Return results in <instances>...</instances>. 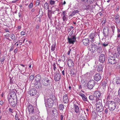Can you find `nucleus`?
<instances>
[{"label":"nucleus","instance_id":"nucleus-43","mask_svg":"<svg viewBox=\"0 0 120 120\" xmlns=\"http://www.w3.org/2000/svg\"><path fill=\"white\" fill-rule=\"evenodd\" d=\"M78 94L80 96H81L82 98L84 97V96L85 95L83 94L82 93H78Z\"/></svg>","mask_w":120,"mask_h":120},{"label":"nucleus","instance_id":"nucleus-21","mask_svg":"<svg viewBox=\"0 0 120 120\" xmlns=\"http://www.w3.org/2000/svg\"><path fill=\"white\" fill-rule=\"evenodd\" d=\"M103 67L102 64H99L97 68V71L98 72H103Z\"/></svg>","mask_w":120,"mask_h":120},{"label":"nucleus","instance_id":"nucleus-36","mask_svg":"<svg viewBox=\"0 0 120 120\" xmlns=\"http://www.w3.org/2000/svg\"><path fill=\"white\" fill-rule=\"evenodd\" d=\"M94 95H90L89 96V99L91 101H93L95 100V97H94Z\"/></svg>","mask_w":120,"mask_h":120},{"label":"nucleus","instance_id":"nucleus-4","mask_svg":"<svg viewBox=\"0 0 120 120\" xmlns=\"http://www.w3.org/2000/svg\"><path fill=\"white\" fill-rule=\"evenodd\" d=\"M41 79V76L40 75H36L35 78V82L34 83V85L35 87L38 88H39V85L38 83H40Z\"/></svg>","mask_w":120,"mask_h":120},{"label":"nucleus","instance_id":"nucleus-38","mask_svg":"<svg viewBox=\"0 0 120 120\" xmlns=\"http://www.w3.org/2000/svg\"><path fill=\"white\" fill-rule=\"evenodd\" d=\"M30 81L32 82L34 79V75H31L29 77Z\"/></svg>","mask_w":120,"mask_h":120},{"label":"nucleus","instance_id":"nucleus-25","mask_svg":"<svg viewBox=\"0 0 120 120\" xmlns=\"http://www.w3.org/2000/svg\"><path fill=\"white\" fill-rule=\"evenodd\" d=\"M10 94V97L11 98L17 99V97L14 91H11Z\"/></svg>","mask_w":120,"mask_h":120},{"label":"nucleus","instance_id":"nucleus-39","mask_svg":"<svg viewBox=\"0 0 120 120\" xmlns=\"http://www.w3.org/2000/svg\"><path fill=\"white\" fill-rule=\"evenodd\" d=\"M114 67L116 68L119 69L120 68V65L119 64H118L116 62V64H115Z\"/></svg>","mask_w":120,"mask_h":120},{"label":"nucleus","instance_id":"nucleus-32","mask_svg":"<svg viewBox=\"0 0 120 120\" xmlns=\"http://www.w3.org/2000/svg\"><path fill=\"white\" fill-rule=\"evenodd\" d=\"M59 108L60 110L63 111L64 109V105L62 104H60L59 106Z\"/></svg>","mask_w":120,"mask_h":120},{"label":"nucleus","instance_id":"nucleus-50","mask_svg":"<svg viewBox=\"0 0 120 120\" xmlns=\"http://www.w3.org/2000/svg\"><path fill=\"white\" fill-rule=\"evenodd\" d=\"M90 6L89 5H85L84 6L85 9H88L90 8Z\"/></svg>","mask_w":120,"mask_h":120},{"label":"nucleus","instance_id":"nucleus-8","mask_svg":"<svg viewBox=\"0 0 120 120\" xmlns=\"http://www.w3.org/2000/svg\"><path fill=\"white\" fill-rule=\"evenodd\" d=\"M68 41L69 43L70 44H74V42L76 40V38L75 36H71L70 37H68Z\"/></svg>","mask_w":120,"mask_h":120},{"label":"nucleus","instance_id":"nucleus-18","mask_svg":"<svg viewBox=\"0 0 120 120\" xmlns=\"http://www.w3.org/2000/svg\"><path fill=\"white\" fill-rule=\"evenodd\" d=\"M82 41L84 45L86 46H88L90 43L89 40L88 39H84Z\"/></svg>","mask_w":120,"mask_h":120},{"label":"nucleus","instance_id":"nucleus-30","mask_svg":"<svg viewBox=\"0 0 120 120\" xmlns=\"http://www.w3.org/2000/svg\"><path fill=\"white\" fill-rule=\"evenodd\" d=\"M120 16L117 15H116V16L115 17V20L117 22V23H118V24H120V20L119 19V18Z\"/></svg>","mask_w":120,"mask_h":120},{"label":"nucleus","instance_id":"nucleus-16","mask_svg":"<svg viewBox=\"0 0 120 120\" xmlns=\"http://www.w3.org/2000/svg\"><path fill=\"white\" fill-rule=\"evenodd\" d=\"M94 80L97 81H98L101 79V76L100 74L97 73L96 74L94 77Z\"/></svg>","mask_w":120,"mask_h":120},{"label":"nucleus","instance_id":"nucleus-33","mask_svg":"<svg viewBox=\"0 0 120 120\" xmlns=\"http://www.w3.org/2000/svg\"><path fill=\"white\" fill-rule=\"evenodd\" d=\"M56 46V44L55 42L54 44H53L51 47V51L52 52L55 50V46Z\"/></svg>","mask_w":120,"mask_h":120},{"label":"nucleus","instance_id":"nucleus-44","mask_svg":"<svg viewBox=\"0 0 120 120\" xmlns=\"http://www.w3.org/2000/svg\"><path fill=\"white\" fill-rule=\"evenodd\" d=\"M78 94L80 96H81L82 98L84 97V96L85 95L83 94L82 93H78Z\"/></svg>","mask_w":120,"mask_h":120},{"label":"nucleus","instance_id":"nucleus-13","mask_svg":"<svg viewBox=\"0 0 120 120\" xmlns=\"http://www.w3.org/2000/svg\"><path fill=\"white\" fill-rule=\"evenodd\" d=\"M105 56L104 54H102L100 55L99 61L101 63H103L105 61Z\"/></svg>","mask_w":120,"mask_h":120},{"label":"nucleus","instance_id":"nucleus-28","mask_svg":"<svg viewBox=\"0 0 120 120\" xmlns=\"http://www.w3.org/2000/svg\"><path fill=\"white\" fill-rule=\"evenodd\" d=\"M91 47L93 51H95L97 49V46L95 44H91Z\"/></svg>","mask_w":120,"mask_h":120},{"label":"nucleus","instance_id":"nucleus-34","mask_svg":"<svg viewBox=\"0 0 120 120\" xmlns=\"http://www.w3.org/2000/svg\"><path fill=\"white\" fill-rule=\"evenodd\" d=\"M109 43L108 42H105L104 43H101V45L102 46V47H105L108 45Z\"/></svg>","mask_w":120,"mask_h":120},{"label":"nucleus","instance_id":"nucleus-40","mask_svg":"<svg viewBox=\"0 0 120 120\" xmlns=\"http://www.w3.org/2000/svg\"><path fill=\"white\" fill-rule=\"evenodd\" d=\"M49 3L51 5H53L55 4V1L52 0H50Z\"/></svg>","mask_w":120,"mask_h":120},{"label":"nucleus","instance_id":"nucleus-10","mask_svg":"<svg viewBox=\"0 0 120 120\" xmlns=\"http://www.w3.org/2000/svg\"><path fill=\"white\" fill-rule=\"evenodd\" d=\"M68 66L69 68H73L74 64L73 61L71 59H69L67 62Z\"/></svg>","mask_w":120,"mask_h":120},{"label":"nucleus","instance_id":"nucleus-22","mask_svg":"<svg viewBox=\"0 0 120 120\" xmlns=\"http://www.w3.org/2000/svg\"><path fill=\"white\" fill-rule=\"evenodd\" d=\"M63 101L64 103H66L68 102V97L67 94H66L64 96L63 99Z\"/></svg>","mask_w":120,"mask_h":120},{"label":"nucleus","instance_id":"nucleus-12","mask_svg":"<svg viewBox=\"0 0 120 120\" xmlns=\"http://www.w3.org/2000/svg\"><path fill=\"white\" fill-rule=\"evenodd\" d=\"M73 108L75 112L76 113L79 112V104L77 102L76 103H74Z\"/></svg>","mask_w":120,"mask_h":120},{"label":"nucleus","instance_id":"nucleus-60","mask_svg":"<svg viewBox=\"0 0 120 120\" xmlns=\"http://www.w3.org/2000/svg\"><path fill=\"white\" fill-rule=\"evenodd\" d=\"M61 58L62 61L63 62H64L65 59L64 56L63 55L61 57Z\"/></svg>","mask_w":120,"mask_h":120},{"label":"nucleus","instance_id":"nucleus-15","mask_svg":"<svg viewBox=\"0 0 120 120\" xmlns=\"http://www.w3.org/2000/svg\"><path fill=\"white\" fill-rule=\"evenodd\" d=\"M67 13L65 11H63L61 15V17L64 21H66L68 19V18L66 15Z\"/></svg>","mask_w":120,"mask_h":120},{"label":"nucleus","instance_id":"nucleus-2","mask_svg":"<svg viewBox=\"0 0 120 120\" xmlns=\"http://www.w3.org/2000/svg\"><path fill=\"white\" fill-rule=\"evenodd\" d=\"M108 108L109 110L111 111L114 110L116 107V103L112 101H108L107 102Z\"/></svg>","mask_w":120,"mask_h":120},{"label":"nucleus","instance_id":"nucleus-24","mask_svg":"<svg viewBox=\"0 0 120 120\" xmlns=\"http://www.w3.org/2000/svg\"><path fill=\"white\" fill-rule=\"evenodd\" d=\"M96 108L97 111L99 112H102L103 110V105L99 106L97 105Z\"/></svg>","mask_w":120,"mask_h":120},{"label":"nucleus","instance_id":"nucleus-20","mask_svg":"<svg viewBox=\"0 0 120 120\" xmlns=\"http://www.w3.org/2000/svg\"><path fill=\"white\" fill-rule=\"evenodd\" d=\"M96 34L95 33H91L89 36L90 38L91 39V41L92 42H94L95 39V37L97 36Z\"/></svg>","mask_w":120,"mask_h":120},{"label":"nucleus","instance_id":"nucleus-19","mask_svg":"<svg viewBox=\"0 0 120 120\" xmlns=\"http://www.w3.org/2000/svg\"><path fill=\"white\" fill-rule=\"evenodd\" d=\"M28 108L29 113H33L34 112V109L33 106L30 104H29L28 106Z\"/></svg>","mask_w":120,"mask_h":120},{"label":"nucleus","instance_id":"nucleus-48","mask_svg":"<svg viewBox=\"0 0 120 120\" xmlns=\"http://www.w3.org/2000/svg\"><path fill=\"white\" fill-rule=\"evenodd\" d=\"M83 100L84 101H87V97L85 95L82 98Z\"/></svg>","mask_w":120,"mask_h":120},{"label":"nucleus","instance_id":"nucleus-55","mask_svg":"<svg viewBox=\"0 0 120 120\" xmlns=\"http://www.w3.org/2000/svg\"><path fill=\"white\" fill-rule=\"evenodd\" d=\"M33 3H31L29 5V8H32L33 6Z\"/></svg>","mask_w":120,"mask_h":120},{"label":"nucleus","instance_id":"nucleus-14","mask_svg":"<svg viewBox=\"0 0 120 120\" xmlns=\"http://www.w3.org/2000/svg\"><path fill=\"white\" fill-rule=\"evenodd\" d=\"M104 36L105 37H107L108 36L109 30L107 28L104 27L103 29Z\"/></svg>","mask_w":120,"mask_h":120},{"label":"nucleus","instance_id":"nucleus-61","mask_svg":"<svg viewBox=\"0 0 120 120\" xmlns=\"http://www.w3.org/2000/svg\"><path fill=\"white\" fill-rule=\"evenodd\" d=\"M39 24H38L36 25V28L37 30H38L39 29Z\"/></svg>","mask_w":120,"mask_h":120},{"label":"nucleus","instance_id":"nucleus-9","mask_svg":"<svg viewBox=\"0 0 120 120\" xmlns=\"http://www.w3.org/2000/svg\"><path fill=\"white\" fill-rule=\"evenodd\" d=\"M93 95L95 97V99H101V93L98 91H96L94 93Z\"/></svg>","mask_w":120,"mask_h":120},{"label":"nucleus","instance_id":"nucleus-26","mask_svg":"<svg viewBox=\"0 0 120 120\" xmlns=\"http://www.w3.org/2000/svg\"><path fill=\"white\" fill-rule=\"evenodd\" d=\"M98 99H96V101L97 102L96 103V107L97 106V105H98V106L102 105V101L100 99H98V100H97Z\"/></svg>","mask_w":120,"mask_h":120},{"label":"nucleus","instance_id":"nucleus-42","mask_svg":"<svg viewBox=\"0 0 120 120\" xmlns=\"http://www.w3.org/2000/svg\"><path fill=\"white\" fill-rule=\"evenodd\" d=\"M102 86L103 87H105L107 86L106 82L104 81L102 82Z\"/></svg>","mask_w":120,"mask_h":120},{"label":"nucleus","instance_id":"nucleus-49","mask_svg":"<svg viewBox=\"0 0 120 120\" xmlns=\"http://www.w3.org/2000/svg\"><path fill=\"white\" fill-rule=\"evenodd\" d=\"M115 101L117 102H120V99L118 97L116 98L115 99Z\"/></svg>","mask_w":120,"mask_h":120},{"label":"nucleus","instance_id":"nucleus-29","mask_svg":"<svg viewBox=\"0 0 120 120\" xmlns=\"http://www.w3.org/2000/svg\"><path fill=\"white\" fill-rule=\"evenodd\" d=\"M52 112V114L53 115H54L56 116L57 115V111L56 109L55 108L53 109Z\"/></svg>","mask_w":120,"mask_h":120},{"label":"nucleus","instance_id":"nucleus-11","mask_svg":"<svg viewBox=\"0 0 120 120\" xmlns=\"http://www.w3.org/2000/svg\"><path fill=\"white\" fill-rule=\"evenodd\" d=\"M54 79L56 81H58L60 79L61 76L59 73H56L54 74Z\"/></svg>","mask_w":120,"mask_h":120},{"label":"nucleus","instance_id":"nucleus-35","mask_svg":"<svg viewBox=\"0 0 120 120\" xmlns=\"http://www.w3.org/2000/svg\"><path fill=\"white\" fill-rule=\"evenodd\" d=\"M45 9H47L49 8V7L48 4L47 2L45 3L44 4Z\"/></svg>","mask_w":120,"mask_h":120},{"label":"nucleus","instance_id":"nucleus-17","mask_svg":"<svg viewBox=\"0 0 120 120\" xmlns=\"http://www.w3.org/2000/svg\"><path fill=\"white\" fill-rule=\"evenodd\" d=\"M17 99L15 98H13L12 101H11L9 102L10 103L12 107H15L17 103Z\"/></svg>","mask_w":120,"mask_h":120},{"label":"nucleus","instance_id":"nucleus-7","mask_svg":"<svg viewBox=\"0 0 120 120\" xmlns=\"http://www.w3.org/2000/svg\"><path fill=\"white\" fill-rule=\"evenodd\" d=\"M37 93V90L34 88L30 89L29 92V94L32 96H35L36 97Z\"/></svg>","mask_w":120,"mask_h":120},{"label":"nucleus","instance_id":"nucleus-56","mask_svg":"<svg viewBox=\"0 0 120 120\" xmlns=\"http://www.w3.org/2000/svg\"><path fill=\"white\" fill-rule=\"evenodd\" d=\"M109 108H106L104 111L105 112L106 114H107L108 112V111H109Z\"/></svg>","mask_w":120,"mask_h":120},{"label":"nucleus","instance_id":"nucleus-63","mask_svg":"<svg viewBox=\"0 0 120 120\" xmlns=\"http://www.w3.org/2000/svg\"><path fill=\"white\" fill-rule=\"evenodd\" d=\"M8 99L9 102H10L11 101H12L13 98H11L10 97H9Z\"/></svg>","mask_w":120,"mask_h":120},{"label":"nucleus","instance_id":"nucleus-37","mask_svg":"<svg viewBox=\"0 0 120 120\" xmlns=\"http://www.w3.org/2000/svg\"><path fill=\"white\" fill-rule=\"evenodd\" d=\"M61 114L60 115V120H63L64 117L65 118V113H60Z\"/></svg>","mask_w":120,"mask_h":120},{"label":"nucleus","instance_id":"nucleus-5","mask_svg":"<svg viewBox=\"0 0 120 120\" xmlns=\"http://www.w3.org/2000/svg\"><path fill=\"white\" fill-rule=\"evenodd\" d=\"M42 84L44 86H49L51 83V81L47 78H44L42 81Z\"/></svg>","mask_w":120,"mask_h":120},{"label":"nucleus","instance_id":"nucleus-53","mask_svg":"<svg viewBox=\"0 0 120 120\" xmlns=\"http://www.w3.org/2000/svg\"><path fill=\"white\" fill-rule=\"evenodd\" d=\"M111 27L112 30V31L113 32V33H114V30L115 28V27L114 26H111Z\"/></svg>","mask_w":120,"mask_h":120},{"label":"nucleus","instance_id":"nucleus-59","mask_svg":"<svg viewBox=\"0 0 120 120\" xmlns=\"http://www.w3.org/2000/svg\"><path fill=\"white\" fill-rule=\"evenodd\" d=\"M14 47V46H12L10 49L9 51H11L13 50Z\"/></svg>","mask_w":120,"mask_h":120},{"label":"nucleus","instance_id":"nucleus-3","mask_svg":"<svg viewBox=\"0 0 120 120\" xmlns=\"http://www.w3.org/2000/svg\"><path fill=\"white\" fill-rule=\"evenodd\" d=\"M45 103L46 106L49 108H51L53 105L54 101L51 98H48L45 99Z\"/></svg>","mask_w":120,"mask_h":120},{"label":"nucleus","instance_id":"nucleus-23","mask_svg":"<svg viewBox=\"0 0 120 120\" xmlns=\"http://www.w3.org/2000/svg\"><path fill=\"white\" fill-rule=\"evenodd\" d=\"M112 92L110 91H108L107 94L106 99L107 100L111 99L112 98Z\"/></svg>","mask_w":120,"mask_h":120},{"label":"nucleus","instance_id":"nucleus-62","mask_svg":"<svg viewBox=\"0 0 120 120\" xmlns=\"http://www.w3.org/2000/svg\"><path fill=\"white\" fill-rule=\"evenodd\" d=\"M40 1L39 0H37L36 2V4L38 6L40 3Z\"/></svg>","mask_w":120,"mask_h":120},{"label":"nucleus","instance_id":"nucleus-51","mask_svg":"<svg viewBox=\"0 0 120 120\" xmlns=\"http://www.w3.org/2000/svg\"><path fill=\"white\" fill-rule=\"evenodd\" d=\"M10 37V38L11 39H12V38H15V36L13 34H11Z\"/></svg>","mask_w":120,"mask_h":120},{"label":"nucleus","instance_id":"nucleus-31","mask_svg":"<svg viewBox=\"0 0 120 120\" xmlns=\"http://www.w3.org/2000/svg\"><path fill=\"white\" fill-rule=\"evenodd\" d=\"M78 120H86V118L84 116L81 115L78 117Z\"/></svg>","mask_w":120,"mask_h":120},{"label":"nucleus","instance_id":"nucleus-54","mask_svg":"<svg viewBox=\"0 0 120 120\" xmlns=\"http://www.w3.org/2000/svg\"><path fill=\"white\" fill-rule=\"evenodd\" d=\"M2 59L1 60V63L3 64L4 62V60L5 59L4 57H2Z\"/></svg>","mask_w":120,"mask_h":120},{"label":"nucleus","instance_id":"nucleus-41","mask_svg":"<svg viewBox=\"0 0 120 120\" xmlns=\"http://www.w3.org/2000/svg\"><path fill=\"white\" fill-rule=\"evenodd\" d=\"M71 72L72 75H75V70L74 69H71Z\"/></svg>","mask_w":120,"mask_h":120},{"label":"nucleus","instance_id":"nucleus-52","mask_svg":"<svg viewBox=\"0 0 120 120\" xmlns=\"http://www.w3.org/2000/svg\"><path fill=\"white\" fill-rule=\"evenodd\" d=\"M118 53L120 55V46H118L117 48Z\"/></svg>","mask_w":120,"mask_h":120},{"label":"nucleus","instance_id":"nucleus-45","mask_svg":"<svg viewBox=\"0 0 120 120\" xmlns=\"http://www.w3.org/2000/svg\"><path fill=\"white\" fill-rule=\"evenodd\" d=\"M78 94L80 96H81L82 98L84 97V96L85 95L83 94L82 93H78Z\"/></svg>","mask_w":120,"mask_h":120},{"label":"nucleus","instance_id":"nucleus-58","mask_svg":"<svg viewBox=\"0 0 120 120\" xmlns=\"http://www.w3.org/2000/svg\"><path fill=\"white\" fill-rule=\"evenodd\" d=\"M102 47L101 46H99L97 48V49L99 50L100 51L102 50Z\"/></svg>","mask_w":120,"mask_h":120},{"label":"nucleus","instance_id":"nucleus-47","mask_svg":"<svg viewBox=\"0 0 120 120\" xmlns=\"http://www.w3.org/2000/svg\"><path fill=\"white\" fill-rule=\"evenodd\" d=\"M78 94L80 96H81L82 98L84 97V96L85 95L83 94L82 93H78Z\"/></svg>","mask_w":120,"mask_h":120},{"label":"nucleus","instance_id":"nucleus-1","mask_svg":"<svg viewBox=\"0 0 120 120\" xmlns=\"http://www.w3.org/2000/svg\"><path fill=\"white\" fill-rule=\"evenodd\" d=\"M116 55H117V54L115 53L113 56H110L108 57V63L111 64H114L116 63V61L115 56H116V58L117 57Z\"/></svg>","mask_w":120,"mask_h":120},{"label":"nucleus","instance_id":"nucleus-57","mask_svg":"<svg viewBox=\"0 0 120 120\" xmlns=\"http://www.w3.org/2000/svg\"><path fill=\"white\" fill-rule=\"evenodd\" d=\"M53 69L54 71V74L56 73L57 71L56 70L57 69L56 67H53Z\"/></svg>","mask_w":120,"mask_h":120},{"label":"nucleus","instance_id":"nucleus-6","mask_svg":"<svg viewBox=\"0 0 120 120\" xmlns=\"http://www.w3.org/2000/svg\"><path fill=\"white\" fill-rule=\"evenodd\" d=\"M95 84V82L94 80H90L88 82L87 87L89 89H92L94 87Z\"/></svg>","mask_w":120,"mask_h":120},{"label":"nucleus","instance_id":"nucleus-27","mask_svg":"<svg viewBox=\"0 0 120 120\" xmlns=\"http://www.w3.org/2000/svg\"><path fill=\"white\" fill-rule=\"evenodd\" d=\"M79 11L78 10H74L71 12V14L69 15V16H73L76 14L79 13Z\"/></svg>","mask_w":120,"mask_h":120},{"label":"nucleus","instance_id":"nucleus-64","mask_svg":"<svg viewBox=\"0 0 120 120\" xmlns=\"http://www.w3.org/2000/svg\"><path fill=\"white\" fill-rule=\"evenodd\" d=\"M120 38V34L119 33L118 34H117V39H118V38H119V39Z\"/></svg>","mask_w":120,"mask_h":120},{"label":"nucleus","instance_id":"nucleus-46","mask_svg":"<svg viewBox=\"0 0 120 120\" xmlns=\"http://www.w3.org/2000/svg\"><path fill=\"white\" fill-rule=\"evenodd\" d=\"M78 94L80 96H81L82 98L84 97V96L85 95L83 94L82 93H78Z\"/></svg>","mask_w":120,"mask_h":120}]
</instances>
